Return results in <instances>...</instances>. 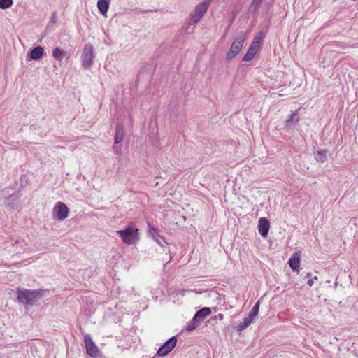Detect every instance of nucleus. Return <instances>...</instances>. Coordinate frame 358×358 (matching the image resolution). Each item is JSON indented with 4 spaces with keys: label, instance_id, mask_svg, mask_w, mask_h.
<instances>
[{
    "label": "nucleus",
    "instance_id": "f8f14e48",
    "mask_svg": "<svg viewBox=\"0 0 358 358\" xmlns=\"http://www.w3.org/2000/svg\"><path fill=\"white\" fill-rule=\"evenodd\" d=\"M300 262H301V253L299 252H296L290 257V259L288 262V264H289L290 268L293 271H297L299 273Z\"/></svg>",
    "mask_w": 358,
    "mask_h": 358
},
{
    "label": "nucleus",
    "instance_id": "aec40b11",
    "mask_svg": "<svg viewBox=\"0 0 358 358\" xmlns=\"http://www.w3.org/2000/svg\"><path fill=\"white\" fill-rule=\"evenodd\" d=\"M201 324L200 322H199V320H195V317L194 316L192 320L189 322V324L186 327V330L187 331H193L196 327H198Z\"/></svg>",
    "mask_w": 358,
    "mask_h": 358
},
{
    "label": "nucleus",
    "instance_id": "412c9836",
    "mask_svg": "<svg viewBox=\"0 0 358 358\" xmlns=\"http://www.w3.org/2000/svg\"><path fill=\"white\" fill-rule=\"evenodd\" d=\"M263 0H252L250 7L249 11L250 13H255L259 8Z\"/></svg>",
    "mask_w": 358,
    "mask_h": 358
},
{
    "label": "nucleus",
    "instance_id": "a211bd4d",
    "mask_svg": "<svg viewBox=\"0 0 358 358\" xmlns=\"http://www.w3.org/2000/svg\"><path fill=\"white\" fill-rule=\"evenodd\" d=\"M65 55H66V52L59 48H55L52 50V57L57 61L61 62Z\"/></svg>",
    "mask_w": 358,
    "mask_h": 358
},
{
    "label": "nucleus",
    "instance_id": "39448f33",
    "mask_svg": "<svg viewBox=\"0 0 358 358\" xmlns=\"http://www.w3.org/2000/svg\"><path fill=\"white\" fill-rule=\"evenodd\" d=\"M95 55L94 52L93 45L90 43H87L84 46L82 55H81V65L85 69H90L92 67Z\"/></svg>",
    "mask_w": 358,
    "mask_h": 358
},
{
    "label": "nucleus",
    "instance_id": "4468645a",
    "mask_svg": "<svg viewBox=\"0 0 358 358\" xmlns=\"http://www.w3.org/2000/svg\"><path fill=\"white\" fill-rule=\"evenodd\" d=\"M211 313L210 308H203L196 313L194 315L195 320L198 319L199 322L201 323L203 320Z\"/></svg>",
    "mask_w": 358,
    "mask_h": 358
},
{
    "label": "nucleus",
    "instance_id": "9d476101",
    "mask_svg": "<svg viewBox=\"0 0 358 358\" xmlns=\"http://www.w3.org/2000/svg\"><path fill=\"white\" fill-rule=\"evenodd\" d=\"M270 224L268 220L265 217H261L259 220L258 230L263 237H266L269 231Z\"/></svg>",
    "mask_w": 358,
    "mask_h": 358
},
{
    "label": "nucleus",
    "instance_id": "c756f323",
    "mask_svg": "<svg viewBox=\"0 0 358 358\" xmlns=\"http://www.w3.org/2000/svg\"><path fill=\"white\" fill-rule=\"evenodd\" d=\"M306 276L307 277H310L311 276V273H306Z\"/></svg>",
    "mask_w": 358,
    "mask_h": 358
},
{
    "label": "nucleus",
    "instance_id": "bb28decb",
    "mask_svg": "<svg viewBox=\"0 0 358 358\" xmlns=\"http://www.w3.org/2000/svg\"><path fill=\"white\" fill-rule=\"evenodd\" d=\"M317 280V277L314 276L313 278H312L308 280L307 284L308 285L309 287H312L315 282V280Z\"/></svg>",
    "mask_w": 358,
    "mask_h": 358
},
{
    "label": "nucleus",
    "instance_id": "1a4fd4ad",
    "mask_svg": "<svg viewBox=\"0 0 358 358\" xmlns=\"http://www.w3.org/2000/svg\"><path fill=\"white\" fill-rule=\"evenodd\" d=\"M84 342L87 353L92 357L96 358L99 355V351L97 346L94 343L90 335L85 336Z\"/></svg>",
    "mask_w": 358,
    "mask_h": 358
},
{
    "label": "nucleus",
    "instance_id": "6ab92c4d",
    "mask_svg": "<svg viewBox=\"0 0 358 358\" xmlns=\"http://www.w3.org/2000/svg\"><path fill=\"white\" fill-rule=\"evenodd\" d=\"M252 320H250L248 317H245L243 322H241L238 324L236 327V329L238 332H241L245 329H246L251 323Z\"/></svg>",
    "mask_w": 358,
    "mask_h": 358
},
{
    "label": "nucleus",
    "instance_id": "0eeeda50",
    "mask_svg": "<svg viewBox=\"0 0 358 358\" xmlns=\"http://www.w3.org/2000/svg\"><path fill=\"white\" fill-rule=\"evenodd\" d=\"M69 213L68 207L62 202H57L52 209L53 216L59 220H65L68 217Z\"/></svg>",
    "mask_w": 358,
    "mask_h": 358
},
{
    "label": "nucleus",
    "instance_id": "c85d7f7f",
    "mask_svg": "<svg viewBox=\"0 0 358 358\" xmlns=\"http://www.w3.org/2000/svg\"><path fill=\"white\" fill-rule=\"evenodd\" d=\"M218 295H219V294H218V293H217L216 291H213V290H212V291H210V292H209V296H213V297H214V296H218Z\"/></svg>",
    "mask_w": 358,
    "mask_h": 358
},
{
    "label": "nucleus",
    "instance_id": "2f4dec72",
    "mask_svg": "<svg viewBox=\"0 0 358 358\" xmlns=\"http://www.w3.org/2000/svg\"><path fill=\"white\" fill-rule=\"evenodd\" d=\"M197 294H201L202 292L200 291L196 292Z\"/></svg>",
    "mask_w": 358,
    "mask_h": 358
},
{
    "label": "nucleus",
    "instance_id": "9b49d317",
    "mask_svg": "<svg viewBox=\"0 0 358 358\" xmlns=\"http://www.w3.org/2000/svg\"><path fill=\"white\" fill-rule=\"evenodd\" d=\"M300 117L297 112L292 113L285 122V127L287 130L292 129L299 122Z\"/></svg>",
    "mask_w": 358,
    "mask_h": 358
},
{
    "label": "nucleus",
    "instance_id": "20e7f679",
    "mask_svg": "<svg viewBox=\"0 0 358 358\" xmlns=\"http://www.w3.org/2000/svg\"><path fill=\"white\" fill-rule=\"evenodd\" d=\"M246 39V35L245 33H240L237 37L235 38L229 51L226 54V59L231 60L235 58L241 50L245 41Z\"/></svg>",
    "mask_w": 358,
    "mask_h": 358
},
{
    "label": "nucleus",
    "instance_id": "f03ea898",
    "mask_svg": "<svg viewBox=\"0 0 358 358\" xmlns=\"http://www.w3.org/2000/svg\"><path fill=\"white\" fill-rule=\"evenodd\" d=\"M116 234L121 238L122 241L127 245H135L140 238L138 229L132 224H129L124 229L117 230Z\"/></svg>",
    "mask_w": 358,
    "mask_h": 358
},
{
    "label": "nucleus",
    "instance_id": "2eb2a0df",
    "mask_svg": "<svg viewBox=\"0 0 358 358\" xmlns=\"http://www.w3.org/2000/svg\"><path fill=\"white\" fill-rule=\"evenodd\" d=\"M110 3V0H98L97 1L98 9L103 16H106Z\"/></svg>",
    "mask_w": 358,
    "mask_h": 358
},
{
    "label": "nucleus",
    "instance_id": "7c9ffc66",
    "mask_svg": "<svg viewBox=\"0 0 358 358\" xmlns=\"http://www.w3.org/2000/svg\"><path fill=\"white\" fill-rule=\"evenodd\" d=\"M6 191L9 192V189H5L4 191H3L2 193L3 194V195H6V193H4Z\"/></svg>",
    "mask_w": 358,
    "mask_h": 358
},
{
    "label": "nucleus",
    "instance_id": "f257e3e1",
    "mask_svg": "<svg viewBox=\"0 0 358 358\" xmlns=\"http://www.w3.org/2000/svg\"><path fill=\"white\" fill-rule=\"evenodd\" d=\"M45 292L43 289L31 290L19 287L17 291V301L26 307L32 306L44 296Z\"/></svg>",
    "mask_w": 358,
    "mask_h": 358
},
{
    "label": "nucleus",
    "instance_id": "473e14b6",
    "mask_svg": "<svg viewBox=\"0 0 358 358\" xmlns=\"http://www.w3.org/2000/svg\"><path fill=\"white\" fill-rule=\"evenodd\" d=\"M152 358H155V357H152Z\"/></svg>",
    "mask_w": 358,
    "mask_h": 358
},
{
    "label": "nucleus",
    "instance_id": "7ed1b4c3",
    "mask_svg": "<svg viewBox=\"0 0 358 358\" xmlns=\"http://www.w3.org/2000/svg\"><path fill=\"white\" fill-rule=\"evenodd\" d=\"M213 0H202L197 3L189 14V24L195 26L208 10Z\"/></svg>",
    "mask_w": 358,
    "mask_h": 358
},
{
    "label": "nucleus",
    "instance_id": "4be33fe9",
    "mask_svg": "<svg viewBox=\"0 0 358 358\" xmlns=\"http://www.w3.org/2000/svg\"><path fill=\"white\" fill-rule=\"evenodd\" d=\"M315 159L319 162L323 163L327 159V151L324 150L317 151Z\"/></svg>",
    "mask_w": 358,
    "mask_h": 358
},
{
    "label": "nucleus",
    "instance_id": "423d86ee",
    "mask_svg": "<svg viewBox=\"0 0 358 358\" xmlns=\"http://www.w3.org/2000/svg\"><path fill=\"white\" fill-rule=\"evenodd\" d=\"M262 39V36H255L254 38V41L251 43L247 53L245 55V56L243 58V60L245 62H249L251 61L255 55L258 52L259 47H260V43Z\"/></svg>",
    "mask_w": 358,
    "mask_h": 358
},
{
    "label": "nucleus",
    "instance_id": "5701e85b",
    "mask_svg": "<svg viewBox=\"0 0 358 358\" xmlns=\"http://www.w3.org/2000/svg\"><path fill=\"white\" fill-rule=\"evenodd\" d=\"M13 3V0H0V8L6 9L10 8Z\"/></svg>",
    "mask_w": 358,
    "mask_h": 358
},
{
    "label": "nucleus",
    "instance_id": "6e6552de",
    "mask_svg": "<svg viewBox=\"0 0 358 358\" xmlns=\"http://www.w3.org/2000/svg\"><path fill=\"white\" fill-rule=\"evenodd\" d=\"M176 343V337L172 336L158 349L157 354L159 356H166L175 348Z\"/></svg>",
    "mask_w": 358,
    "mask_h": 358
},
{
    "label": "nucleus",
    "instance_id": "dca6fc26",
    "mask_svg": "<svg viewBox=\"0 0 358 358\" xmlns=\"http://www.w3.org/2000/svg\"><path fill=\"white\" fill-rule=\"evenodd\" d=\"M17 195L11 194L10 196L6 199L5 204L10 208H16L17 207Z\"/></svg>",
    "mask_w": 358,
    "mask_h": 358
},
{
    "label": "nucleus",
    "instance_id": "ddd939ff",
    "mask_svg": "<svg viewBox=\"0 0 358 358\" xmlns=\"http://www.w3.org/2000/svg\"><path fill=\"white\" fill-rule=\"evenodd\" d=\"M44 54V49L41 46H38L29 51L28 57L30 59L38 60Z\"/></svg>",
    "mask_w": 358,
    "mask_h": 358
},
{
    "label": "nucleus",
    "instance_id": "f3484780",
    "mask_svg": "<svg viewBox=\"0 0 358 358\" xmlns=\"http://www.w3.org/2000/svg\"><path fill=\"white\" fill-rule=\"evenodd\" d=\"M124 137V128L122 125H118L116 128V132L115 136V143L119 144L122 141Z\"/></svg>",
    "mask_w": 358,
    "mask_h": 358
},
{
    "label": "nucleus",
    "instance_id": "393cba45",
    "mask_svg": "<svg viewBox=\"0 0 358 358\" xmlns=\"http://www.w3.org/2000/svg\"><path fill=\"white\" fill-rule=\"evenodd\" d=\"M153 239L162 247H164V244H166V241L159 235Z\"/></svg>",
    "mask_w": 358,
    "mask_h": 358
},
{
    "label": "nucleus",
    "instance_id": "cd10ccee",
    "mask_svg": "<svg viewBox=\"0 0 358 358\" xmlns=\"http://www.w3.org/2000/svg\"><path fill=\"white\" fill-rule=\"evenodd\" d=\"M257 315V314L256 313H254L253 311L250 310L247 317L253 321Z\"/></svg>",
    "mask_w": 358,
    "mask_h": 358
},
{
    "label": "nucleus",
    "instance_id": "b1692460",
    "mask_svg": "<svg viewBox=\"0 0 358 358\" xmlns=\"http://www.w3.org/2000/svg\"><path fill=\"white\" fill-rule=\"evenodd\" d=\"M149 233L154 238L158 236L157 230L153 227L149 226Z\"/></svg>",
    "mask_w": 358,
    "mask_h": 358
},
{
    "label": "nucleus",
    "instance_id": "a878e982",
    "mask_svg": "<svg viewBox=\"0 0 358 358\" xmlns=\"http://www.w3.org/2000/svg\"><path fill=\"white\" fill-rule=\"evenodd\" d=\"M259 304H260V301H258L255 305L253 306V308H252V311H253L254 313H256L257 314H258V312H259Z\"/></svg>",
    "mask_w": 358,
    "mask_h": 358
}]
</instances>
